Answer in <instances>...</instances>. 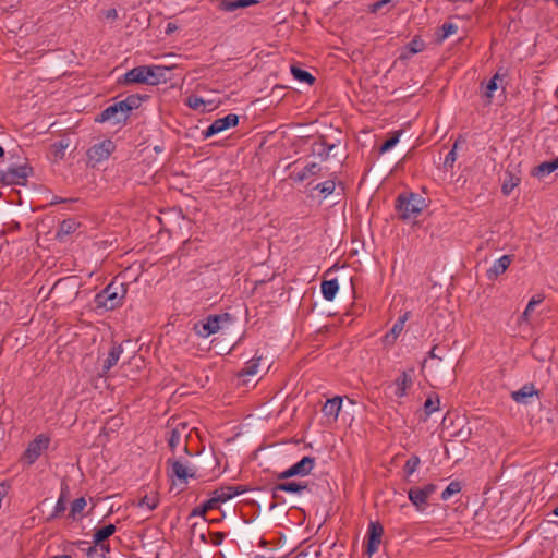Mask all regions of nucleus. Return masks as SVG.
I'll use <instances>...</instances> for the list:
<instances>
[{
	"instance_id": "8fccbe9b",
	"label": "nucleus",
	"mask_w": 558,
	"mask_h": 558,
	"mask_svg": "<svg viewBox=\"0 0 558 558\" xmlns=\"http://www.w3.org/2000/svg\"><path fill=\"white\" fill-rule=\"evenodd\" d=\"M541 302H542V299H535V298H532V299L529 301V303H527V305H526V307H525L524 312L522 313V315H521V318H520V319H521V320L526 322V320L529 319L530 313H531V312L534 310V307H535L537 304H539Z\"/></svg>"
},
{
	"instance_id": "393cba45",
	"label": "nucleus",
	"mask_w": 558,
	"mask_h": 558,
	"mask_svg": "<svg viewBox=\"0 0 558 558\" xmlns=\"http://www.w3.org/2000/svg\"><path fill=\"white\" fill-rule=\"evenodd\" d=\"M114 524H108L100 529H97L94 533V544L95 545H106L105 541L108 539L116 532Z\"/></svg>"
},
{
	"instance_id": "ea45409f",
	"label": "nucleus",
	"mask_w": 558,
	"mask_h": 558,
	"mask_svg": "<svg viewBox=\"0 0 558 558\" xmlns=\"http://www.w3.org/2000/svg\"><path fill=\"white\" fill-rule=\"evenodd\" d=\"M78 227V223L75 221V219H65L60 225V230L58 232V235L62 234H71L73 233L76 228Z\"/></svg>"
},
{
	"instance_id": "a211bd4d",
	"label": "nucleus",
	"mask_w": 558,
	"mask_h": 558,
	"mask_svg": "<svg viewBox=\"0 0 558 558\" xmlns=\"http://www.w3.org/2000/svg\"><path fill=\"white\" fill-rule=\"evenodd\" d=\"M533 396H538V390L535 389L533 384H525L519 390L511 392V398L517 403L527 404L530 403V398Z\"/></svg>"
},
{
	"instance_id": "aec40b11",
	"label": "nucleus",
	"mask_w": 558,
	"mask_h": 558,
	"mask_svg": "<svg viewBox=\"0 0 558 558\" xmlns=\"http://www.w3.org/2000/svg\"><path fill=\"white\" fill-rule=\"evenodd\" d=\"M511 264V256L504 255L495 260L492 267L487 270L486 276L489 280L496 279L499 275L504 274Z\"/></svg>"
},
{
	"instance_id": "f8f14e48",
	"label": "nucleus",
	"mask_w": 558,
	"mask_h": 558,
	"mask_svg": "<svg viewBox=\"0 0 558 558\" xmlns=\"http://www.w3.org/2000/svg\"><path fill=\"white\" fill-rule=\"evenodd\" d=\"M315 465V459L311 457H303L299 462L281 472V480L290 478L292 476H305L311 473Z\"/></svg>"
},
{
	"instance_id": "412c9836",
	"label": "nucleus",
	"mask_w": 558,
	"mask_h": 558,
	"mask_svg": "<svg viewBox=\"0 0 558 558\" xmlns=\"http://www.w3.org/2000/svg\"><path fill=\"white\" fill-rule=\"evenodd\" d=\"M123 352L121 344H113L102 364V374H107L119 361Z\"/></svg>"
},
{
	"instance_id": "f704fd0d",
	"label": "nucleus",
	"mask_w": 558,
	"mask_h": 558,
	"mask_svg": "<svg viewBox=\"0 0 558 558\" xmlns=\"http://www.w3.org/2000/svg\"><path fill=\"white\" fill-rule=\"evenodd\" d=\"M404 323H405V316L404 317H400L392 326V328L390 329V332H388L386 335V339L387 341H395L397 339V337L401 333V331L403 330V327H404Z\"/></svg>"
},
{
	"instance_id": "39448f33",
	"label": "nucleus",
	"mask_w": 558,
	"mask_h": 558,
	"mask_svg": "<svg viewBox=\"0 0 558 558\" xmlns=\"http://www.w3.org/2000/svg\"><path fill=\"white\" fill-rule=\"evenodd\" d=\"M129 118V114L124 111V107L119 100L104 109L95 118V121L98 123L112 121L113 124H125Z\"/></svg>"
},
{
	"instance_id": "603ef678",
	"label": "nucleus",
	"mask_w": 558,
	"mask_h": 558,
	"mask_svg": "<svg viewBox=\"0 0 558 558\" xmlns=\"http://www.w3.org/2000/svg\"><path fill=\"white\" fill-rule=\"evenodd\" d=\"M66 509V505H65V500L63 498V496H60V498L58 499L57 501V505L54 507V510H53V513H52V518H57L59 517L62 512H64Z\"/></svg>"
},
{
	"instance_id": "2f4dec72",
	"label": "nucleus",
	"mask_w": 558,
	"mask_h": 558,
	"mask_svg": "<svg viewBox=\"0 0 558 558\" xmlns=\"http://www.w3.org/2000/svg\"><path fill=\"white\" fill-rule=\"evenodd\" d=\"M107 553H109V545L94 544V546H89L86 550L88 558H107Z\"/></svg>"
},
{
	"instance_id": "09e8293b",
	"label": "nucleus",
	"mask_w": 558,
	"mask_h": 558,
	"mask_svg": "<svg viewBox=\"0 0 558 558\" xmlns=\"http://www.w3.org/2000/svg\"><path fill=\"white\" fill-rule=\"evenodd\" d=\"M257 367L258 363L256 361H252L245 367H243L238 375L239 377L255 375L257 373Z\"/></svg>"
},
{
	"instance_id": "680f3d73",
	"label": "nucleus",
	"mask_w": 558,
	"mask_h": 558,
	"mask_svg": "<svg viewBox=\"0 0 558 558\" xmlns=\"http://www.w3.org/2000/svg\"><path fill=\"white\" fill-rule=\"evenodd\" d=\"M293 555V550L291 549L287 555H284L283 557L281 556V558H305V555L303 553H300L293 557H291Z\"/></svg>"
},
{
	"instance_id": "b1692460",
	"label": "nucleus",
	"mask_w": 558,
	"mask_h": 558,
	"mask_svg": "<svg viewBox=\"0 0 558 558\" xmlns=\"http://www.w3.org/2000/svg\"><path fill=\"white\" fill-rule=\"evenodd\" d=\"M258 3L257 0H221L219 8L226 12H233L240 8H246Z\"/></svg>"
},
{
	"instance_id": "052dcab7",
	"label": "nucleus",
	"mask_w": 558,
	"mask_h": 558,
	"mask_svg": "<svg viewBox=\"0 0 558 558\" xmlns=\"http://www.w3.org/2000/svg\"><path fill=\"white\" fill-rule=\"evenodd\" d=\"M177 29H178V26L174 23L170 22V23L167 24L166 34L170 35L173 32H175Z\"/></svg>"
},
{
	"instance_id": "a18cd8bd",
	"label": "nucleus",
	"mask_w": 558,
	"mask_h": 558,
	"mask_svg": "<svg viewBox=\"0 0 558 558\" xmlns=\"http://www.w3.org/2000/svg\"><path fill=\"white\" fill-rule=\"evenodd\" d=\"M400 132L393 133L380 147L379 151L381 154L389 151L392 147L397 145L399 142Z\"/></svg>"
},
{
	"instance_id": "7ed1b4c3",
	"label": "nucleus",
	"mask_w": 558,
	"mask_h": 558,
	"mask_svg": "<svg viewBox=\"0 0 558 558\" xmlns=\"http://www.w3.org/2000/svg\"><path fill=\"white\" fill-rule=\"evenodd\" d=\"M232 320L233 317L229 313L208 315L205 319L195 323L193 330L197 336L207 338L214 333H217L225 324H230Z\"/></svg>"
},
{
	"instance_id": "9d476101",
	"label": "nucleus",
	"mask_w": 558,
	"mask_h": 558,
	"mask_svg": "<svg viewBox=\"0 0 558 558\" xmlns=\"http://www.w3.org/2000/svg\"><path fill=\"white\" fill-rule=\"evenodd\" d=\"M239 123V116L229 113L223 118L216 119L205 131H203L204 138H209L218 133H221L229 128L236 126Z\"/></svg>"
},
{
	"instance_id": "6e6552de",
	"label": "nucleus",
	"mask_w": 558,
	"mask_h": 558,
	"mask_svg": "<svg viewBox=\"0 0 558 558\" xmlns=\"http://www.w3.org/2000/svg\"><path fill=\"white\" fill-rule=\"evenodd\" d=\"M49 437L40 434L34 440H32L23 456V459L28 463L33 464L49 446Z\"/></svg>"
},
{
	"instance_id": "9b49d317",
	"label": "nucleus",
	"mask_w": 558,
	"mask_h": 558,
	"mask_svg": "<svg viewBox=\"0 0 558 558\" xmlns=\"http://www.w3.org/2000/svg\"><path fill=\"white\" fill-rule=\"evenodd\" d=\"M384 527L379 522H371L367 530L366 555L372 557L379 548Z\"/></svg>"
},
{
	"instance_id": "774afa93",
	"label": "nucleus",
	"mask_w": 558,
	"mask_h": 558,
	"mask_svg": "<svg viewBox=\"0 0 558 558\" xmlns=\"http://www.w3.org/2000/svg\"><path fill=\"white\" fill-rule=\"evenodd\" d=\"M53 558H71V557L68 556V555H62V556H57V557H53Z\"/></svg>"
},
{
	"instance_id": "7c9ffc66",
	"label": "nucleus",
	"mask_w": 558,
	"mask_h": 558,
	"mask_svg": "<svg viewBox=\"0 0 558 558\" xmlns=\"http://www.w3.org/2000/svg\"><path fill=\"white\" fill-rule=\"evenodd\" d=\"M521 179L510 172H506V178L501 186V192L505 195H509L515 186L519 185Z\"/></svg>"
},
{
	"instance_id": "13d9d810",
	"label": "nucleus",
	"mask_w": 558,
	"mask_h": 558,
	"mask_svg": "<svg viewBox=\"0 0 558 558\" xmlns=\"http://www.w3.org/2000/svg\"><path fill=\"white\" fill-rule=\"evenodd\" d=\"M105 16L108 20H116L118 17V12L116 9H109L105 12Z\"/></svg>"
},
{
	"instance_id": "4c0bfd02",
	"label": "nucleus",
	"mask_w": 558,
	"mask_h": 558,
	"mask_svg": "<svg viewBox=\"0 0 558 558\" xmlns=\"http://www.w3.org/2000/svg\"><path fill=\"white\" fill-rule=\"evenodd\" d=\"M439 399L438 398H428L426 399L424 403V413L425 417L424 420H427L434 412H436L439 409Z\"/></svg>"
},
{
	"instance_id": "338daca9",
	"label": "nucleus",
	"mask_w": 558,
	"mask_h": 558,
	"mask_svg": "<svg viewBox=\"0 0 558 558\" xmlns=\"http://www.w3.org/2000/svg\"><path fill=\"white\" fill-rule=\"evenodd\" d=\"M253 558H274V557H266L264 555H255Z\"/></svg>"
},
{
	"instance_id": "69168bd1",
	"label": "nucleus",
	"mask_w": 558,
	"mask_h": 558,
	"mask_svg": "<svg viewBox=\"0 0 558 558\" xmlns=\"http://www.w3.org/2000/svg\"><path fill=\"white\" fill-rule=\"evenodd\" d=\"M5 155L4 148L0 145V159Z\"/></svg>"
},
{
	"instance_id": "2eb2a0df",
	"label": "nucleus",
	"mask_w": 558,
	"mask_h": 558,
	"mask_svg": "<svg viewBox=\"0 0 558 558\" xmlns=\"http://www.w3.org/2000/svg\"><path fill=\"white\" fill-rule=\"evenodd\" d=\"M322 170L323 168L318 163L311 162L304 166L301 170H296V168H293V170L289 173V179H291L294 182H303L310 177L319 175Z\"/></svg>"
},
{
	"instance_id": "864d4df0",
	"label": "nucleus",
	"mask_w": 558,
	"mask_h": 558,
	"mask_svg": "<svg viewBox=\"0 0 558 558\" xmlns=\"http://www.w3.org/2000/svg\"><path fill=\"white\" fill-rule=\"evenodd\" d=\"M392 0H379L373 4L369 5V12L371 13H377L379 12L384 7L389 4Z\"/></svg>"
},
{
	"instance_id": "79ce46f5",
	"label": "nucleus",
	"mask_w": 558,
	"mask_h": 558,
	"mask_svg": "<svg viewBox=\"0 0 558 558\" xmlns=\"http://www.w3.org/2000/svg\"><path fill=\"white\" fill-rule=\"evenodd\" d=\"M461 492V484L457 481L451 482L441 493V499L448 500L452 495Z\"/></svg>"
},
{
	"instance_id": "3c124183",
	"label": "nucleus",
	"mask_w": 558,
	"mask_h": 558,
	"mask_svg": "<svg viewBox=\"0 0 558 558\" xmlns=\"http://www.w3.org/2000/svg\"><path fill=\"white\" fill-rule=\"evenodd\" d=\"M441 31H442V35L440 37V40H444L447 37H449L450 35L456 34L458 31V26L453 23H445L441 27Z\"/></svg>"
},
{
	"instance_id": "0e129e2a",
	"label": "nucleus",
	"mask_w": 558,
	"mask_h": 558,
	"mask_svg": "<svg viewBox=\"0 0 558 558\" xmlns=\"http://www.w3.org/2000/svg\"><path fill=\"white\" fill-rule=\"evenodd\" d=\"M435 351H436V347H434V348L429 351V356H430L432 359H436V357H438V356L436 355V352H435Z\"/></svg>"
},
{
	"instance_id": "4be33fe9",
	"label": "nucleus",
	"mask_w": 558,
	"mask_h": 558,
	"mask_svg": "<svg viewBox=\"0 0 558 558\" xmlns=\"http://www.w3.org/2000/svg\"><path fill=\"white\" fill-rule=\"evenodd\" d=\"M395 395L398 398L405 396L407 390L412 386V376L408 372L403 371L401 375L395 380Z\"/></svg>"
},
{
	"instance_id": "37998d69",
	"label": "nucleus",
	"mask_w": 558,
	"mask_h": 558,
	"mask_svg": "<svg viewBox=\"0 0 558 558\" xmlns=\"http://www.w3.org/2000/svg\"><path fill=\"white\" fill-rule=\"evenodd\" d=\"M191 109H194V110H202L203 112L205 111V109H202L203 106L206 105V101L196 96V95H191L190 97H187L186 99V102H185Z\"/></svg>"
},
{
	"instance_id": "f3484780",
	"label": "nucleus",
	"mask_w": 558,
	"mask_h": 558,
	"mask_svg": "<svg viewBox=\"0 0 558 558\" xmlns=\"http://www.w3.org/2000/svg\"><path fill=\"white\" fill-rule=\"evenodd\" d=\"M246 492V487L243 485L238 486H221L215 489L211 494L218 499L219 504L226 502L232 497Z\"/></svg>"
},
{
	"instance_id": "ddd939ff",
	"label": "nucleus",
	"mask_w": 558,
	"mask_h": 558,
	"mask_svg": "<svg viewBox=\"0 0 558 558\" xmlns=\"http://www.w3.org/2000/svg\"><path fill=\"white\" fill-rule=\"evenodd\" d=\"M167 464L171 465V470L169 472V475L171 477L175 476L183 484L187 483V478L189 477H191V478H195L196 477L195 471L192 470L191 468H189L187 465L183 464L178 459L170 458V459L167 460Z\"/></svg>"
},
{
	"instance_id": "a19ab883",
	"label": "nucleus",
	"mask_w": 558,
	"mask_h": 558,
	"mask_svg": "<svg viewBox=\"0 0 558 558\" xmlns=\"http://www.w3.org/2000/svg\"><path fill=\"white\" fill-rule=\"evenodd\" d=\"M85 506L86 499L84 497L74 499L73 502L71 504L70 517H72V519H75L76 514H80L84 510Z\"/></svg>"
},
{
	"instance_id": "20e7f679",
	"label": "nucleus",
	"mask_w": 558,
	"mask_h": 558,
	"mask_svg": "<svg viewBox=\"0 0 558 558\" xmlns=\"http://www.w3.org/2000/svg\"><path fill=\"white\" fill-rule=\"evenodd\" d=\"M300 124H281V148H292L294 154L306 143V136L299 133H289L293 130H300Z\"/></svg>"
},
{
	"instance_id": "49530a36",
	"label": "nucleus",
	"mask_w": 558,
	"mask_h": 558,
	"mask_svg": "<svg viewBox=\"0 0 558 558\" xmlns=\"http://www.w3.org/2000/svg\"><path fill=\"white\" fill-rule=\"evenodd\" d=\"M457 147H458V142H456L453 144V147L451 148V150L447 154L446 158H445V161H444V167L445 169H452L453 168V165L457 160Z\"/></svg>"
},
{
	"instance_id": "c9c22d12",
	"label": "nucleus",
	"mask_w": 558,
	"mask_h": 558,
	"mask_svg": "<svg viewBox=\"0 0 558 558\" xmlns=\"http://www.w3.org/2000/svg\"><path fill=\"white\" fill-rule=\"evenodd\" d=\"M499 81H502V76L497 72L486 84L484 95L488 99V101H490L493 93L497 90Z\"/></svg>"
},
{
	"instance_id": "c85d7f7f",
	"label": "nucleus",
	"mask_w": 558,
	"mask_h": 558,
	"mask_svg": "<svg viewBox=\"0 0 558 558\" xmlns=\"http://www.w3.org/2000/svg\"><path fill=\"white\" fill-rule=\"evenodd\" d=\"M291 74L296 81L301 83H306L308 85H312L315 81V77L310 72L296 65H291Z\"/></svg>"
},
{
	"instance_id": "5fc2aeb1",
	"label": "nucleus",
	"mask_w": 558,
	"mask_h": 558,
	"mask_svg": "<svg viewBox=\"0 0 558 558\" xmlns=\"http://www.w3.org/2000/svg\"><path fill=\"white\" fill-rule=\"evenodd\" d=\"M218 505H219V501H218V499L213 494H211V497L207 501H205L203 504L206 512L211 510V509L217 508Z\"/></svg>"
},
{
	"instance_id": "5701e85b",
	"label": "nucleus",
	"mask_w": 558,
	"mask_h": 558,
	"mask_svg": "<svg viewBox=\"0 0 558 558\" xmlns=\"http://www.w3.org/2000/svg\"><path fill=\"white\" fill-rule=\"evenodd\" d=\"M147 98V95L132 94L120 101L124 107V111H126V113L130 116L132 110L137 109Z\"/></svg>"
},
{
	"instance_id": "0eeeda50",
	"label": "nucleus",
	"mask_w": 558,
	"mask_h": 558,
	"mask_svg": "<svg viewBox=\"0 0 558 558\" xmlns=\"http://www.w3.org/2000/svg\"><path fill=\"white\" fill-rule=\"evenodd\" d=\"M7 173L10 185L25 186L27 179L34 175V168L28 162L19 166L11 165L8 167Z\"/></svg>"
},
{
	"instance_id": "dca6fc26",
	"label": "nucleus",
	"mask_w": 558,
	"mask_h": 558,
	"mask_svg": "<svg viewBox=\"0 0 558 558\" xmlns=\"http://www.w3.org/2000/svg\"><path fill=\"white\" fill-rule=\"evenodd\" d=\"M146 65H138L128 71L118 82L122 85L146 84Z\"/></svg>"
},
{
	"instance_id": "a878e982",
	"label": "nucleus",
	"mask_w": 558,
	"mask_h": 558,
	"mask_svg": "<svg viewBox=\"0 0 558 558\" xmlns=\"http://www.w3.org/2000/svg\"><path fill=\"white\" fill-rule=\"evenodd\" d=\"M558 169V157L553 160L544 161L533 170L535 177H545Z\"/></svg>"
},
{
	"instance_id": "4d7b16f0",
	"label": "nucleus",
	"mask_w": 558,
	"mask_h": 558,
	"mask_svg": "<svg viewBox=\"0 0 558 558\" xmlns=\"http://www.w3.org/2000/svg\"><path fill=\"white\" fill-rule=\"evenodd\" d=\"M0 185H10L7 170H0Z\"/></svg>"
},
{
	"instance_id": "c756f323",
	"label": "nucleus",
	"mask_w": 558,
	"mask_h": 558,
	"mask_svg": "<svg viewBox=\"0 0 558 558\" xmlns=\"http://www.w3.org/2000/svg\"><path fill=\"white\" fill-rule=\"evenodd\" d=\"M335 148L333 144H327L325 142L314 143L312 151L314 155L320 157L323 160H326L330 154V151Z\"/></svg>"
},
{
	"instance_id": "de8ad7c7",
	"label": "nucleus",
	"mask_w": 558,
	"mask_h": 558,
	"mask_svg": "<svg viewBox=\"0 0 558 558\" xmlns=\"http://www.w3.org/2000/svg\"><path fill=\"white\" fill-rule=\"evenodd\" d=\"M181 438H182V435L178 429H175V428L171 429L169 438H168V446L170 447V449L172 451L179 446V444L181 442Z\"/></svg>"
},
{
	"instance_id": "6ab92c4d",
	"label": "nucleus",
	"mask_w": 558,
	"mask_h": 558,
	"mask_svg": "<svg viewBox=\"0 0 558 558\" xmlns=\"http://www.w3.org/2000/svg\"><path fill=\"white\" fill-rule=\"evenodd\" d=\"M342 405V398L336 396L331 399H328L322 408V412L328 418H332V421H337L340 410Z\"/></svg>"
},
{
	"instance_id": "c03bdc74",
	"label": "nucleus",
	"mask_w": 558,
	"mask_h": 558,
	"mask_svg": "<svg viewBox=\"0 0 558 558\" xmlns=\"http://www.w3.org/2000/svg\"><path fill=\"white\" fill-rule=\"evenodd\" d=\"M315 189L319 190V192L325 196H328L333 193L336 189V183L333 180H327L323 183L317 184Z\"/></svg>"
},
{
	"instance_id": "e433bc0d",
	"label": "nucleus",
	"mask_w": 558,
	"mask_h": 558,
	"mask_svg": "<svg viewBox=\"0 0 558 558\" xmlns=\"http://www.w3.org/2000/svg\"><path fill=\"white\" fill-rule=\"evenodd\" d=\"M307 488L306 485H303L300 482H284L281 483V492L300 494Z\"/></svg>"
},
{
	"instance_id": "473e14b6",
	"label": "nucleus",
	"mask_w": 558,
	"mask_h": 558,
	"mask_svg": "<svg viewBox=\"0 0 558 558\" xmlns=\"http://www.w3.org/2000/svg\"><path fill=\"white\" fill-rule=\"evenodd\" d=\"M69 147V142L66 140H60L51 145V150L54 156V159H63L65 155V149Z\"/></svg>"
},
{
	"instance_id": "e2e57ef3",
	"label": "nucleus",
	"mask_w": 558,
	"mask_h": 558,
	"mask_svg": "<svg viewBox=\"0 0 558 558\" xmlns=\"http://www.w3.org/2000/svg\"><path fill=\"white\" fill-rule=\"evenodd\" d=\"M278 490H279V485H276L272 488V496H274L275 499L278 497Z\"/></svg>"
},
{
	"instance_id": "bf43d9fd",
	"label": "nucleus",
	"mask_w": 558,
	"mask_h": 558,
	"mask_svg": "<svg viewBox=\"0 0 558 558\" xmlns=\"http://www.w3.org/2000/svg\"><path fill=\"white\" fill-rule=\"evenodd\" d=\"M225 538V534L223 533H220V532H217L215 535H214V541H213V544L214 545H220L222 543Z\"/></svg>"
},
{
	"instance_id": "72a5a7b5",
	"label": "nucleus",
	"mask_w": 558,
	"mask_h": 558,
	"mask_svg": "<svg viewBox=\"0 0 558 558\" xmlns=\"http://www.w3.org/2000/svg\"><path fill=\"white\" fill-rule=\"evenodd\" d=\"M159 505V497H158V494L155 493L150 496L148 495H145L144 497H142L140 499V501L137 502V506L138 507H147L149 510H154L157 508V506Z\"/></svg>"
},
{
	"instance_id": "423d86ee",
	"label": "nucleus",
	"mask_w": 558,
	"mask_h": 558,
	"mask_svg": "<svg viewBox=\"0 0 558 558\" xmlns=\"http://www.w3.org/2000/svg\"><path fill=\"white\" fill-rule=\"evenodd\" d=\"M114 149L116 144L113 143V141L106 138L99 143L92 145L88 148L86 155L89 162H93V166H95L96 163L107 160L114 151Z\"/></svg>"
},
{
	"instance_id": "4468645a",
	"label": "nucleus",
	"mask_w": 558,
	"mask_h": 558,
	"mask_svg": "<svg viewBox=\"0 0 558 558\" xmlns=\"http://www.w3.org/2000/svg\"><path fill=\"white\" fill-rule=\"evenodd\" d=\"M170 68L163 65H146V85L156 86L168 81L167 73Z\"/></svg>"
},
{
	"instance_id": "1a4fd4ad",
	"label": "nucleus",
	"mask_w": 558,
	"mask_h": 558,
	"mask_svg": "<svg viewBox=\"0 0 558 558\" xmlns=\"http://www.w3.org/2000/svg\"><path fill=\"white\" fill-rule=\"evenodd\" d=\"M437 486L435 484H426L423 487H412L408 492L410 501L417 508L423 510L427 499L435 493Z\"/></svg>"
},
{
	"instance_id": "f03ea898",
	"label": "nucleus",
	"mask_w": 558,
	"mask_h": 558,
	"mask_svg": "<svg viewBox=\"0 0 558 558\" xmlns=\"http://www.w3.org/2000/svg\"><path fill=\"white\" fill-rule=\"evenodd\" d=\"M125 295V289L123 284H116L114 282L109 283L95 296L96 308H104L111 311L118 307L122 299Z\"/></svg>"
},
{
	"instance_id": "58836bf2",
	"label": "nucleus",
	"mask_w": 558,
	"mask_h": 558,
	"mask_svg": "<svg viewBox=\"0 0 558 558\" xmlns=\"http://www.w3.org/2000/svg\"><path fill=\"white\" fill-rule=\"evenodd\" d=\"M420 463H421V460H420L418 456H415V454L411 456L404 464L405 475L411 476L416 471Z\"/></svg>"
},
{
	"instance_id": "cd10ccee",
	"label": "nucleus",
	"mask_w": 558,
	"mask_h": 558,
	"mask_svg": "<svg viewBox=\"0 0 558 558\" xmlns=\"http://www.w3.org/2000/svg\"><path fill=\"white\" fill-rule=\"evenodd\" d=\"M407 53L401 54V59H408L425 49V43L420 37L415 36L405 47Z\"/></svg>"
},
{
	"instance_id": "6e6d98bb",
	"label": "nucleus",
	"mask_w": 558,
	"mask_h": 558,
	"mask_svg": "<svg viewBox=\"0 0 558 558\" xmlns=\"http://www.w3.org/2000/svg\"><path fill=\"white\" fill-rule=\"evenodd\" d=\"M205 514H206V510L203 505L194 508L191 512V517H204Z\"/></svg>"
},
{
	"instance_id": "bb28decb",
	"label": "nucleus",
	"mask_w": 558,
	"mask_h": 558,
	"mask_svg": "<svg viewBox=\"0 0 558 558\" xmlns=\"http://www.w3.org/2000/svg\"><path fill=\"white\" fill-rule=\"evenodd\" d=\"M322 293L325 300L332 301L339 290V284L337 279L324 280L322 282Z\"/></svg>"
},
{
	"instance_id": "f257e3e1",
	"label": "nucleus",
	"mask_w": 558,
	"mask_h": 558,
	"mask_svg": "<svg viewBox=\"0 0 558 558\" xmlns=\"http://www.w3.org/2000/svg\"><path fill=\"white\" fill-rule=\"evenodd\" d=\"M425 206V199L416 193H401L396 201V210L403 220L415 219Z\"/></svg>"
}]
</instances>
